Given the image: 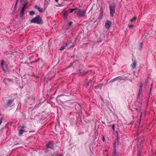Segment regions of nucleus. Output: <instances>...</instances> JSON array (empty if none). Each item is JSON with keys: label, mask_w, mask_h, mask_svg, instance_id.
I'll return each instance as SVG.
<instances>
[{"label": "nucleus", "mask_w": 156, "mask_h": 156, "mask_svg": "<svg viewBox=\"0 0 156 156\" xmlns=\"http://www.w3.org/2000/svg\"><path fill=\"white\" fill-rule=\"evenodd\" d=\"M9 97H3L2 98L3 101H7V102L5 104L6 107H12L14 104V99L12 98H9Z\"/></svg>", "instance_id": "f257e3e1"}, {"label": "nucleus", "mask_w": 156, "mask_h": 156, "mask_svg": "<svg viewBox=\"0 0 156 156\" xmlns=\"http://www.w3.org/2000/svg\"><path fill=\"white\" fill-rule=\"evenodd\" d=\"M18 135L19 136H20L24 133L27 132L30 130L28 128L24 126H20L18 127Z\"/></svg>", "instance_id": "f03ea898"}, {"label": "nucleus", "mask_w": 156, "mask_h": 156, "mask_svg": "<svg viewBox=\"0 0 156 156\" xmlns=\"http://www.w3.org/2000/svg\"><path fill=\"white\" fill-rule=\"evenodd\" d=\"M30 23H36L38 24H41L43 23V21L39 15H37L34 18L30 20Z\"/></svg>", "instance_id": "7ed1b4c3"}, {"label": "nucleus", "mask_w": 156, "mask_h": 156, "mask_svg": "<svg viewBox=\"0 0 156 156\" xmlns=\"http://www.w3.org/2000/svg\"><path fill=\"white\" fill-rule=\"evenodd\" d=\"M109 9L110 10V16L111 17H113L114 14L115 13V5L114 4L109 5Z\"/></svg>", "instance_id": "20e7f679"}, {"label": "nucleus", "mask_w": 156, "mask_h": 156, "mask_svg": "<svg viewBox=\"0 0 156 156\" xmlns=\"http://www.w3.org/2000/svg\"><path fill=\"white\" fill-rule=\"evenodd\" d=\"M1 63L2 70L4 71L7 70L8 66L5 61L4 59L2 60L1 61Z\"/></svg>", "instance_id": "39448f33"}, {"label": "nucleus", "mask_w": 156, "mask_h": 156, "mask_svg": "<svg viewBox=\"0 0 156 156\" xmlns=\"http://www.w3.org/2000/svg\"><path fill=\"white\" fill-rule=\"evenodd\" d=\"M3 81L6 85L11 84L13 83V80L11 79L5 78Z\"/></svg>", "instance_id": "423d86ee"}, {"label": "nucleus", "mask_w": 156, "mask_h": 156, "mask_svg": "<svg viewBox=\"0 0 156 156\" xmlns=\"http://www.w3.org/2000/svg\"><path fill=\"white\" fill-rule=\"evenodd\" d=\"M66 97V95H59L57 97V99L59 98V100H60L62 102H66V99L65 98Z\"/></svg>", "instance_id": "0eeeda50"}, {"label": "nucleus", "mask_w": 156, "mask_h": 156, "mask_svg": "<svg viewBox=\"0 0 156 156\" xmlns=\"http://www.w3.org/2000/svg\"><path fill=\"white\" fill-rule=\"evenodd\" d=\"M111 22L109 20H107L106 21L105 24V27L106 29H108L112 25Z\"/></svg>", "instance_id": "6e6552de"}, {"label": "nucleus", "mask_w": 156, "mask_h": 156, "mask_svg": "<svg viewBox=\"0 0 156 156\" xmlns=\"http://www.w3.org/2000/svg\"><path fill=\"white\" fill-rule=\"evenodd\" d=\"M78 11L77 13V14L80 17H82L83 16L85 12L83 10H81L80 9H78Z\"/></svg>", "instance_id": "1a4fd4ad"}, {"label": "nucleus", "mask_w": 156, "mask_h": 156, "mask_svg": "<svg viewBox=\"0 0 156 156\" xmlns=\"http://www.w3.org/2000/svg\"><path fill=\"white\" fill-rule=\"evenodd\" d=\"M137 64V62L136 60H133L132 64L130 66L132 68L135 69L136 68Z\"/></svg>", "instance_id": "9d476101"}, {"label": "nucleus", "mask_w": 156, "mask_h": 156, "mask_svg": "<svg viewBox=\"0 0 156 156\" xmlns=\"http://www.w3.org/2000/svg\"><path fill=\"white\" fill-rule=\"evenodd\" d=\"M46 146L52 149L54 147V143L52 142H49L46 144Z\"/></svg>", "instance_id": "9b49d317"}, {"label": "nucleus", "mask_w": 156, "mask_h": 156, "mask_svg": "<svg viewBox=\"0 0 156 156\" xmlns=\"http://www.w3.org/2000/svg\"><path fill=\"white\" fill-rule=\"evenodd\" d=\"M25 8H22L20 13V17L21 19H23V16Z\"/></svg>", "instance_id": "f8f14e48"}, {"label": "nucleus", "mask_w": 156, "mask_h": 156, "mask_svg": "<svg viewBox=\"0 0 156 156\" xmlns=\"http://www.w3.org/2000/svg\"><path fill=\"white\" fill-rule=\"evenodd\" d=\"M35 8L37 9L39 12H43V9H41L40 6L37 5H35Z\"/></svg>", "instance_id": "ddd939ff"}, {"label": "nucleus", "mask_w": 156, "mask_h": 156, "mask_svg": "<svg viewBox=\"0 0 156 156\" xmlns=\"http://www.w3.org/2000/svg\"><path fill=\"white\" fill-rule=\"evenodd\" d=\"M79 72L80 73V74L83 75H84L85 74H87L88 72V71H86L84 70H83L82 71L80 70H79Z\"/></svg>", "instance_id": "4468645a"}, {"label": "nucleus", "mask_w": 156, "mask_h": 156, "mask_svg": "<svg viewBox=\"0 0 156 156\" xmlns=\"http://www.w3.org/2000/svg\"><path fill=\"white\" fill-rule=\"evenodd\" d=\"M68 12L66 11L63 12V16L64 18H66L68 16Z\"/></svg>", "instance_id": "2eb2a0df"}, {"label": "nucleus", "mask_w": 156, "mask_h": 156, "mask_svg": "<svg viewBox=\"0 0 156 156\" xmlns=\"http://www.w3.org/2000/svg\"><path fill=\"white\" fill-rule=\"evenodd\" d=\"M118 155L119 154L116 151L115 149H114L112 156H118Z\"/></svg>", "instance_id": "dca6fc26"}, {"label": "nucleus", "mask_w": 156, "mask_h": 156, "mask_svg": "<svg viewBox=\"0 0 156 156\" xmlns=\"http://www.w3.org/2000/svg\"><path fill=\"white\" fill-rule=\"evenodd\" d=\"M72 43V41L71 40L68 41L65 44V46L67 47L68 45Z\"/></svg>", "instance_id": "f3484780"}, {"label": "nucleus", "mask_w": 156, "mask_h": 156, "mask_svg": "<svg viewBox=\"0 0 156 156\" xmlns=\"http://www.w3.org/2000/svg\"><path fill=\"white\" fill-rule=\"evenodd\" d=\"M102 85L101 84H98L95 87V89H101Z\"/></svg>", "instance_id": "a211bd4d"}, {"label": "nucleus", "mask_w": 156, "mask_h": 156, "mask_svg": "<svg viewBox=\"0 0 156 156\" xmlns=\"http://www.w3.org/2000/svg\"><path fill=\"white\" fill-rule=\"evenodd\" d=\"M29 13L30 15L32 16L35 14V12L33 11H30L29 12Z\"/></svg>", "instance_id": "6ab92c4d"}, {"label": "nucleus", "mask_w": 156, "mask_h": 156, "mask_svg": "<svg viewBox=\"0 0 156 156\" xmlns=\"http://www.w3.org/2000/svg\"><path fill=\"white\" fill-rule=\"evenodd\" d=\"M116 80H117V78H116V77H115V78H114V79H113L111 80L109 82L110 83H112Z\"/></svg>", "instance_id": "aec40b11"}, {"label": "nucleus", "mask_w": 156, "mask_h": 156, "mask_svg": "<svg viewBox=\"0 0 156 156\" xmlns=\"http://www.w3.org/2000/svg\"><path fill=\"white\" fill-rule=\"evenodd\" d=\"M78 9V8H76L75 9H70V11L69 12L70 13H72L74 11H75L76 10H77Z\"/></svg>", "instance_id": "412c9836"}, {"label": "nucleus", "mask_w": 156, "mask_h": 156, "mask_svg": "<svg viewBox=\"0 0 156 156\" xmlns=\"http://www.w3.org/2000/svg\"><path fill=\"white\" fill-rule=\"evenodd\" d=\"M28 3L27 2H24V3L23 4V7L22 8H25V7L27 5Z\"/></svg>", "instance_id": "4be33fe9"}, {"label": "nucleus", "mask_w": 156, "mask_h": 156, "mask_svg": "<svg viewBox=\"0 0 156 156\" xmlns=\"http://www.w3.org/2000/svg\"><path fill=\"white\" fill-rule=\"evenodd\" d=\"M117 78V80H121L122 79V77L121 76H118L116 77Z\"/></svg>", "instance_id": "5701e85b"}, {"label": "nucleus", "mask_w": 156, "mask_h": 156, "mask_svg": "<svg viewBox=\"0 0 156 156\" xmlns=\"http://www.w3.org/2000/svg\"><path fill=\"white\" fill-rule=\"evenodd\" d=\"M142 92H140L139 91V92L138 93V97L140 96L141 95H142Z\"/></svg>", "instance_id": "b1692460"}, {"label": "nucleus", "mask_w": 156, "mask_h": 156, "mask_svg": "<svg viewBox=\"0 0 156 156\" xmlns=\"http://www.w3.org/2000/svg\"><path fill=\"white\" fill-rule=\"evenodd\" d=\"M136 19V17H134L133 18H132V19H130V21H131V22H133V21L134 20H135Z\"/></svg>", "instance_id": "393cba45"}, {"label": "nucleus", "mask_w": 156, "mask_h": 156, "mask_svg": "<svg viewBox=\"0 0 156 156\" xmlns=\"http://www.w3.org/2000/svg\"><path fill=\"white\" fill-rule=\"evenodd\" d=\"M66 47L65 46H62L60 49H59V50H61V51H62L63 50V49H64V47Z\"/></svg>", "instance_id": "a878e982"}, {"label": "nucleus", "mask_w": 156, "mask_h": 156, "mask_svg": "<svg viewBox=\"0 0 156 156\" xmlns=\"http://www.w3.org/2000/svg\"><path fill=\"white\" fill-rule=\"evenodd\" d=\"M129 26L130 28H132L134 27V26L133 25L130 24V25H129Z\"/></svg>", "instance_id": "bb28decb"}, {"label": "nucleus", "mask_w": 156, "mask_h": 156, "mask_svg": "<svg viewBox=\"0 0 156 156\" xmlns=\"http://www.w3.org/2000/svg\"><path fill=\"white\" fill-rule=\"evenodd\" d=\"M100 18L101 19L103 16V13H100Z\"/></svg>", "instance_id": "cd10ccee"}, {"label": "nucleus", "mask_w": 156, "mask_h": 156, "mask_svg": "<svg viewBox=\"0 0 156 156\" xmlns=\"http://www.w3.org/2000/svg\"><path fill=\"white\" fill-rule=\"evenodd\" d=\"M92 80L90 79V80L88 82V83L87 84V86L89 85V83H92Z\"/></svg>", "instance_id": "c85d7f7f"}, {"label": "nucleus", "mask_w": 156, "mask_h": 156, "mask_svg": "<svg viewBox=\"0 0 156 156\" xmlns=\"http://www.w3.org/2000/svg\"><path fill=\"white\" fill-rule=\"evenodd\" d=\"M143 83H141L140 84V88H139L142 89V87H143Z\"/></svg>", "instance_id": "c756f323"}, {"label": "nucleus", "mask_w": 156, "mask_h": 156, "mask_svg": "<svg viewBox=\"0 0 156 156\" xmlns=\"http://www.w3.org/2000/svg\"><path fill=\"white\" fill-rule=\"evenodd\" d=\"M100 13H103V9L102 8H101L100 10Z\"/></svg>", "instance_id": "7c9ffc66"}, {"label": "nucleus", "mask_w": 156, "mask_h": 156, "mask_svg": "<svg viewBox=\"0 0 156 156\" xmlns=\"http://www.w3.org/2000/svg\"><path fill=\"white\" fill-rule=\"evenodd\" d=\"M72 22H70L69 23H68V25L69 26H70L72 24Z\"/></svg>", "instance_id": "2f4dec72"}, {"label": "nucleus", "mask_w": 156, "mask_h": 156, "mask_svg": "<svg viewBox=\"0 0 156 156\" xmlns=\"http://www.w3.org/2000/svg\"><path fill=\"white\" fill-rule=\"evenodd\" d=\"M52 77H53V76H52L51 77H50L48 78V80L49 81L50 80H51V78H52Z\"/></svg>", "instance_id": "473e14b6"}, {"label": "nucleus", "mask_w": 156, "mask_h": 156, "mask_svg": "<svg viewBox=\"0 0 156 156\" xmlns=\"http://www.w3.org/2000/svg\"><path fill=\"white\" fill-rule=\"evenodd\" d=\"M35 132V130H32V131H29V133H34Z\"/></svg>", "instance_id": "72a5a7b5"}, {"label": "nucleus", "mask_w": 156, "mask_h": 156, "mask_svg": "<svg viewBox=\"0 0 156 156\" xmlns=\"http://www.w3.org/2000/svg\"><path fill=\"white\" fill-rule=\"evenodd\" d=\"M112 129L114 130H115V125L114 124L112 126Z\"/></svg>", "instance_id": "f704fd0d"}, {"label": "nucleus", "mask_w": 156, "mask_h": 156, "mask_svg": "<svg viewBox=\"0 0 156 156\" xmlns=\"http://www.w3.org/2000/svg\"><path fill=\"white\" fill-rule=\"evenodd\" d=\"M105 139L104 137H103L102 139V141L104 142L105 141Z\"/></svg>", "instance_id": "c9c22d12"}, {"label": "nucleus", "mask_w": 156, "mask_h": 156, "mask_svg": "<svg viewBox=\"0 0 156 156\" xmlns=\"http://www.w3.org/2000/svg\"><path fill=\"white\" fill-rule=\"evenodd\" d=\"M2 122V119H1L0 120V125H1Z\"/></svg>", "instance_id": "e433bc0d"}, {"label": "nucleus", "mask_w": 156, "mask_h": 156, "mask_svg": "<svg viewBox=\"0 0 156 156\" xmlns=\"http://www.w3.org/2000/svg\"><path fill=\"white\" fill-rule=\"evenodd\" d=\"M139 91H140V92H142V89L139 88Z\"/></svg>", "instance_id": "4c0bfd02"}, {"label": "nucleus", "mask_w": 156, "mask_h": 156, "mask_svg": "<svg viewBox=\"0 0 156 156\" xmlns=\"http://www.w3.org/2000/svg\"><path fill=\"white\" fill-rule=\"evenodd\" d=\"M18 0H16V4H15V5H16L17 4V2L18 1Z\"/></svg>", "instance_id": "58836bf2"}, {"label": "nucleus", "mask_w": 156, "mask_h": 156, "mask_svg": "<svg viewBox=\"0 0 156 156\" xmlns=\"http://www.w3.org/2000/svg\"><path fill=\"white\" fill-rule=\"evenodd\" d=\"M119 138L118 137H117V139H116V140H117V142L118 143H119Z\"/></svg>", "instance_id": "ea45409f"}, {"label": "nucleus", "mask_w": 156, "mask_h": 156, "mask_svg": "<svg viewBox=\"0 0 156 156\" xmlns=\"http://www.w3.org/2000/svg\"><path fill=\"white\" fill-rule=\"evenodd\" d=\"M83 134V132H81V133H79V134H78L79 135H80V134Z\"/></svg>", "instance_id": "a19ab883"}, {"label": "nucleus", "mask_w": 156, "mask_h": 156, "mask_svg": "<svg viewBox=\"0 0 156 156\" xmlns=\"http://www.w3.org/2000/svg\"><path fill=\"white\" fill-rule=\"evenodd\" d=\"M115 145H116V142H115L114 143V148H115Z\"/></svg>", "instance_id": "79ce46f5"}, {"label": "nucleus", "mask_w": 156, "mask_h": 156, "mask_svg": "<svg viewBox=\"0 0 156 156\" xmlns=\"http://www.w3.org/2000/svg\"><path fill=\"white\" fill-rule=\"evenodd\" d=\"M138 156H141V155L140 154H138Z\"/></svg>", "instance_id": "37998d69"}, {"label": "nucleus", "mask_w": 156, "mask_h": 156, "mask_svg": "<svg viewBox=\"0 0 156 156\" xmlns=\"http://www.w3.org/2000/svg\"><path fill=\"white\" fill-rule=\"evenodd\" d=\"M152 89V88L151 87L150 89V92H151Z\"/></svg>", "instance_id": "c03bdc74"}, {"label": "nucleus", "mask_w": 156, "mask_h": 156, "mask_svg": "<svg viewBox=\"0 0 156 156\" xmlns=\"http://www.w3.org/2000/svg\"><path fill=\"white\" fill-rule=\"evenodd\" d=\"M56 2H57L58 0H55Z\"/></svg>", "instance_id": "a18cd8bd"}, {"label": "nucleus", "mask_w": 156, "mask_h": 156, "mask_svg": "<svg viewBox=\"0 0 156 156\" xmlns=\"http://www.w3.org/2000/svg\"><path fill=\"white\" fill-rule=\"evenodd\" d=\"M71 66V65L67 67L68 68H69Z\"/></svg>", "instance_id": "49530a36"}, {"label": "nucleus", "mask_w": 156, "mask_h": 156, "mask_svg": "<svg viewBox=\"0 0 156 156\" xmlns=\"http://www.w3.org/2000/svg\"><path fill=\"white\" fill-rule=\"evenodd\" d=\"M151 87H152V84H151Z\"/></svg>", "instance_id": "de8ad7c7"}, {"label": "nucleus", "mask_w": 156, "mask_h": 156, "mask_svg": "<svg viewBox=\"0 0 156 156\" xmlns=\"http://www.w3.org/2000/svg\"><path fill=\"white\" fill-rule=\"evenodd\" d=\"M72 44H73V46H72V47H73V46H74V45L73 44V43Z\"/></svg>", "instance_id": "09e8293b"}, {"label": "nucleus", "mask_w": 156, "mask_h": 156, "mask_svg": "<svg viewBox=\"0 0 156 156\" xmlns=\"http://www.w3.org/2000/svg\"><path fill=\"white\" fill-rule=\"evenodd\" d=\"M58 156H62V155H59Z\"/></svg>", "instance_id": "8fccbe9b"}, {"label": "nucleus", "mask_w": 156, "mask_h": 156, "mask_svg": "<svg viewBox=\"0 0 156 156\" xmlns=\"http://www.w3.org/2000/svg\"><path fill=\"white\" fill-rule=\"evenodd\" d=\"M155 156H156V153H155Z\"/></svg>", "instance_id": "3c124183"}, {"label": "nucleus", "mask_w": 156, "mask_h": 156, "mask_svg": "<svg viewBox=\"0 0 156 156\" xmlns=\"http://www.w3.org/2000/svg\"><path fill=\"white\" fill-rule=\"evenodd\" d=\"M104 124H105V123L104 122H102Z\"/></svg>", "instance_id": "603ef678"}, {"label": "nucleus", "mask_w": 156, "mask_h": 156, "mask_svg": "<svg viewBox=\"0 0 156 156\" xmlns=\"http://www.w3.org/2000/svg\"><path fill=\"white\" fill-rule=\"evenodd\" d=\"M15 144V145H16V144Z\"/></svg>", "instance_id": "864d4df0"}]
</instances>
